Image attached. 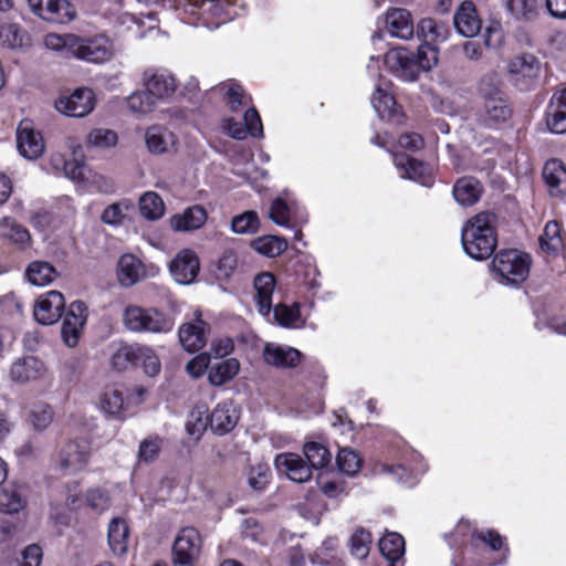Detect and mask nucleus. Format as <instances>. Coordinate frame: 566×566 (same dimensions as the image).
<instances>
[{
	"label": "nucleus",
	"instance_id": "f257e3e1",
	"mask_svg": "<svg viewBox=\"0 0 566 566\" xmlns=\"http://www.w3.org/2000/svg\"><path fill=\"white\" fill-rule=\"evenodd\" d=\"M496 221L495 213L481 211L464 223L461 241L469 256L485 260L493 254L497 242Z\"/></svg>",
	"mask_w": 566,
	"mask_h": 566
},
{
	"label": "nucleus",
	"instance_id": "f03ea898",
	"mask_svg": "<svg viewBox=\"0 0 566 566\" xmlns=\"http://www.w3.org/2000/svg\"><path fill=\"white\" fill-rule=\"evenodd\" d=\"M124 326L135 333H168L175 325L174 318L154 308L129 305L123 314Z\"/></svg>",
	"mask_w": 566,
	"mask_h": 566
},
{
	"label": "nucleus",
	"instance_id": "7ed1b4c3",
	"mask_svg": "<svg viewBox=\"0 0 566 566\" xmlns=\"http://www.w3.org/2000/svg\"><path fill=\"white\" fill-rule=\"evenodd\" d=\"M493 270L507 284L516 285L530 274L531 256L518 250H503L492 261Z\"/></svg>",
	"mask_w": 566,
	"mask_h": 566
},
{
	"label": "nucleus",
	"instance_id": "20e7f679",
	"mask_svg": "<svg viewBox=\"0 0 566 566\" xmlns=\"http://www.w3.org/2000/svg\"><path fill=\"white\" fill-rule=\"evenodd\" d=\"M202 538L192 526L182 527L172 545L174 566H193L200 556Z\"/></svg>",
	"mask_w": 566,
	"mask_h": 566
},
{
	"label": "nucleus",
	"instance_id": "39448f33",
	"mask_svg": "<svg viewBox=\"0 0 566 566\" xmlns=\"http://www.w3.org/2000/svg\"><path fill=\"white\" fill-rule=\"evenodd\" d=\"M90 443L85 439L70 440L59 451L56 465L64 474H75L88 463Z\"/></svg>",
	"mask_w": 566,
	"mask_h": 566
},
{
	"label": "nucleus",
	"instance_id": "423d86ee",
	"mask_svg": "<svg viewBox=\"0 0 566 566\" xmlns=\"http://www.w3.org/2000/svg\"><path fill=\"white\" fill-rule=\"evenodd\" d=\"M73 55L91 63H104L115 55V46L106 35L80 38L74 46Z\"/></svg>",
	"mask_w": 566,
	"mask_h": 566
},
{
	"label": "nucleus",
	"instance_id": "0eeeda50",
	"mask_svg": "<svg viewBox=\"0 0 566 566\" xmlns=\"http://www.w3.org/2000/svg\"><path fill=\"white\" fill-rule=\"evenodd\" d=\"M210 333V325L202 319L201 313L196 312L191 322L184 323L178 329V337L181 347L188 353L201 350Z\"/></svg>",
	"mask_w": 566,
	"mask_h": 566
},
{
	"label": "nucleus",
	"instance_id": "6e6552de",
	"mask_svg": "<svg viewBox=\"0 0 566 566\" xmlns=\"http://www.w3.org/2000/svg\"><path fill=\"white\" fill-rule=\"evenodd\" d=\"M30 10L51 23H67L75 18V9L66 0H28Z\"/></svg>",
	"mask_w": 566,
	"mask_h": 566
},
{
	"label": "nucleus",
	"instance_id": "1a4fd4ad",
	"mask_svg": "<svg viewBox=\"0 0 566 566\" xmlns=\"http://www.w3.org/2000/svg\"><path fill=\"white\" fill-rule=\"evenodd\" d=\"M17 147L19 154L29 160H35L44 154V139L30 120L20 122L17 128Z\"/></svg>",
	"mask_w": 566,
	"mask_h": 566
},
{
	"label": "nucleus",
	"instance_id": "9d476101",
	"mask_svg": "<svg viewBox=\"0 0 566 566\" xmlns=\"http://www.w3.org/2000/svg\"><path fill=\"white\" fill-rule=\"evenodd\" d=\"M385 64L394 75L402 81L413 82L419 76L415 53L409 52L406 48H398L387 52Z\"/></svg>",
	"mask_w": 566,
	"mask_h": 566
},
{
	"label": "nucleus",
	"instance_id": "9b49d317",
	"mask_svg": "<svg viewBox=\"0 0 566 566\" xmlns=\"http://www.w3.org/2000/svg\"><path fill=\"white\" fill-rule=\"evenodd\" d=\"M94 93L90 88H77L69 96L60 97L55 107L70 117H84L94 108Z\"/></svg>",
	"mask_w": 566,
	"mask_h": 566
},
{
	"label": "nucleus",
	"instance_id": "f8f14e48",
	"mask_svg": "<svg viewBox=\"0 0 566 566\" xmlns=\"http://www.w3.org/2000/svg\"><path fill=\"white\" fill-rule=\"evenodd\" d=\"M65 307V300L61 292L50 291L40 295L34 305V318L42 325H51L60 319Z\"/></svg>",
	"mask_w": 566,
	"mask_h": 566
},
{
	"label": "nucleus",
	"instance_id": "ddd939ff",
	"mask_svg": "<svg viewBox=\"0 0 566 566\" xmlns=\"http://www.w3.org/2000/svg\"><path fill=\"white\" fill-rule=\"evenodd\" d=\"M70 148L72 149V159H67L61 153H53L50 158V165L56 172L63 174L75 182H81L84 180L85 169L82 147L80 145H70Z\"/></svg>",
	"mask_w": 566,
	"mask_h": 566
},
{
	"label": "nucleus",
	"instance_id": "4468645a",
	"mask_svg": "<svg viewBox=\"0 0 566 566\" xmlns=\"http://www.w3.org/2000/svg\"><path fill=\"white\" fill-rule=\"evenodd\" d=\"M384 30L391 36L410 40L415 34V24L411 13L403 8L388 9L384 15Z\"/></svg>",
	"mask_w": 566,
	"mask_h": 566
},
{
	"label": "nucleus",
	"instance_id": "2eb2a0df",
	"mask_svg": "<svg viewBox=\"0 0 566 566\" xmlns=\"http://www.w3.org/2000/svg\"><path fill=\"white\" fill-rule=\"evenodd\" d=\"M200 269L196 253L189 249L180 251L170 262L169 270L179 284H190Z\"/></svg>",
	"mask_w": 566,
	"mask_h": 566
},
{
	"label": "nucleus",
	"instance_id": "dca6fc26",
	"mask_svg": "<svg viewBox=\"0 0 566 566\" xmlns=\"http://www.w3.org/2000/svg\"><path fill=\"white\" fill-rule=\"evenodd\" d=\"M264 361L275 368H294L302 358V354L294 347L266 343L262 353Z\"/></svg>",
	"mask_w": 566,
	"mask_h": 566
},
{
	"label": "nucleus",
	"instance_id": "f3484780",
	"mask_svg": "<svg viewBox=\"0 0 566 566\" xmlns=\"http://www.w3.org/2000/svg\"><path fill=\"white\" fill-rule=\"evenodd\" d=\"M274 464L291 481L304 483L312 476L311 468L296 453H280L275 457Z\"/></svg>",
	"mask_w": 566,
	"mask_h": 566
},
{
	"label": "nucleus",
	"instance_id": "a211bd4d",
	"mask_svg": "<svg viewBox=\"0 0 566 566\" xmlns=\"http://www.w3.org/2000/svg\"><path fill=\"white\" fill-rule=\"evenodd\" d=\"M512 115V109L504 96L483 101L479 112V122L485 127H495L505 123Z\"/></svg>",
	"mask_w": 566,
	"mask_h": 566
},
{
	"label": "nucleus",
	"instance_id": "6ab92c4d",
	"mask_svg": "<svg viewBox=\"0 0 566 566\" xmlns=\"http://www.w3.org/2000/svg\"><path fill=\"white\" fill-rule=\"evenodd\" d=\"M46 373L44 364L34 356L18 358L10 368V378L17 384H25L42 378Z\"/></svg>",
	"mask_w": 566,
	"mask_h": 566
},
{
	"label": "nucleus",
	"instance_id": "aec40b11",
	"mask_svg": "<svg viewBox=\"0 0 566 566\" xmlns=\"http://www.w3.org/2000/svg\"><path fill=\"white\" fill-rule=\"evenodd\" d=\"M538 71V60L530 53L515 55L507 63V73L515 85L536 77Z\"/></svg>",
	"mask_w": 566,
	"mask_h": 566
},
{
	"label": "nucleus",
	"instance_id": "412c9836",
	"mask_svg": "<svg viewBox=\"0 0 566 566\" xmlns=\"http://www.w3.org/2000/svg\"><path fill=\"white\" fill-rule=\"evenodd\" d=\"M546 125L554 134L566 133V87L556 90L546 109Z\"/></svg>",
	"mask_w": 566,
	"mask_h": 566
},
{
	"label": "nucleus",
	"instance_id": "4be33fe9",
	"mask_svg": "<svg viewBox=\"0 0 566 566\" xmlns=\"http://www.w3.org/2000/svg\"><path fill=\"white\" fill-rule=\"evenodd\" d=\"M145 87L158 99L170 96L176 91V81L166 70L148 69L144 72Z\"/></svg>",
	"mask_w": 566,
	"mask_h": 566
},
{
	"label": "nucleus",
	"instance_id": "5701e85b",
	"mask_svg": "<svg viewBox=\"0 0 566 566\" xmlns=\"http://www.w3.org/2000/svg\"><path fill=\"white\" fill-rule=\"evenodd\" d=\"M453 22L457 31L465 38H472L481 30V20L478 18L475 6L471 1H464L458 8Z\"/></svg>",
	"mask_w": 566,
	"mask_h": 566
},
{
	"label": "nucleus",
	"instance_id": "b1692460",
	"mask_svg": "<svg viewBox=\"0 0 566 566\" xmlns=\"http://www.w3.org/2000/svg\"><path fill=\"white\" fill-rule=\"evenodd\" d=\"M207 211L200 205H193L181 213L170 218V227L175 231L189 232L200 229L207 221Z\"/></svg>",
	"mask_w": 566,
	"mask_h": 566
},
{
	"label": "nucleus",
	"instance_id": "393cba45",
	"mask_svg": "<svg viewBox=\"0 0 566 566\" xmlns=\"http://www.w3.org/2000/svg\"><path fill=\"white\" fill-rule=\"evenodd\" d=\"M238 420L239 416L232 402L224 401L219 403L209 416V426L216 434L223 436L235 427Z\"/></svg>",
	"mask_w": 566,
	"mask_h": 566
},
{
	"label": "nucleus",
	"instance_id": "a878e982",
	"mask_svg": "<svg viewBox=\"0 0 566 566\" xmlns=\"http://www.w3.org/2000/svg\"><path fill=\"white\" fill-rule=\"evenodd\" d=\"M253 285L258 310L260 314L266 316L273 307L272 295L276 285L275 277L270 272H262L254 277Z\"/></svg>",
	"mask_w": 566,
	"mask_h": 566
},
{
	"label": "nucleus",
	"instance_id": "bb28decb",
	"mask_svg": "<svg viewBox=\"0 0 566 566\" xmlns=\"http://www.w3.org/2000/svg\"><path fill=\"white\" fill-rule=\"evenodd\" d=\"M395 166L401 171L403 178L418 181L424 186L431 185V176L427 165L405 154L395 155Z\"/></svg>",
	"mask_w": 566,
	"mask_h": 566
},
{
	"label": "nucleus",
	"instance_id": "cd10ccee",
	"mask_svg": "<svg viewBox=\"0 0 566 566\" xmlns=\"http://www.w3.org/2000/svg\"><path fill=\"white\" fill-rule=\"evenodd\" d=\"M543 178L552 196L559 197L566 193V166L562 160H547L543 168Z\"/></svg>",
	"mask_w": 566,
	"mask_h": 566
},
{
	"label": "nucleus",
	"instance_id": "c85d7f7f",
	"mask_svg": "<svg viewBox=\"0 0 566 566\" xmlns=\"http://www.w3.org/2000/svg\"><path fill=\"white\" fill-rule=\"evenodd\" d=\"M117 276L122 286L129 287L145 276V268L133 254H124L117 264Z\"/></svg>",
	"mask_w": 566,
	"mask_h": 566
},
{
	"label": "nucleus",
	"instance_id": "c756f323",
	"mask_svg": "<svg viewBox=\"0 0 566 566\" xmlns=\"http://www.w3.org/2000/svg\"><path fill=\"white\" fill-rule=\"evenodd\" d=\"M483 191V187L479 180L473 177L460 178L453 186V197L455 201L469 207L479 201Z\"/></svg>",
	"mask_w": 566,
	"mask_h": 566
},
{
	"label": "nucleus",
	"instance_id": "7c9ffc66",
	"mask_svg": "<svg viewBox=\"0 0 566 566\" xmlns=\"http://www.w3.org/2000/svg\"><path fill=\"white\" fill-rule=\"evenodd\" d=\"M148 150L155 155L167 153L175 145V135L163 126H151L145 133Z\"/></svg>",
	"mask_w": 566,
	"mask_h": 566
},
{
	"label": "nucleus",
	"instance_id": "2f4dec72",
	"mask_svg": "<svg viewBox=\"0 0 566 566\" xmlns=\"http://www.w3.org/2000/svg\"><path fill=\"white\" fill-rule=\"evenodd\" d=\"M417 32L420 38L424 40V44L434 45L436 43L444 42L450 35L449 27L432 18H424L419 21Z\"/></svg>",
	"mask_w": 566,
	"mask_h": 566
},
{
	"label": "nucleus",
	"instance_id": "473e14b6",
	"mask_svg": "<svg viewBox=\"0 0 566 566\" xmlns=\"http://www.w3.org/2000/svg\"><path fill=\"white\" fill-rule=\"evenodd\" d=\"M24 275L32 285L46 286L59 276V272L50 262L38 260L27 266Z\"/></svg>",
	"mask_w": 566,
	"mask_h": 566
},
{
	"label": "nucleus",
	"instance_id": "72a5a7b5",
	"mask_svg": "<svg viewBox=\"0 0 566 566\" xmlns=\"http://www.w3.org/2000/svg\"><path fill=\"white\" fill-rule=\"evenodd\" d=\"M108 544L114 555L123 556L128 548L129 528L127 523L119 517H115L108 525Z\"/></svg>",
	"mask_w": 566,
	"mask_h": 566
},
{
	"label": "nucleus",
	"instance_id": "f704fd0d",
	"mask_svg": "<svg viewBox=\"0 0 566 566\" xmlns=\"http://www.w3.org/2000/svg\"><path fill=\"white\" fill-rule=\"evenodd\" d=\"M30 44L29 34L17 23L0 24V45L11 50H21Z\"/></svg>",
	"mask_w": 566,
	"mask_h": 566
},
{
	"label": "nucleus",
	"instance_id": "c9c22d12",
	"mask_svg": "<svg viewBox=\"0 0 566 566\" xmlns=\"http://www.w3.org/2000/svg\"><path fill=\"white\" fill-rule=\"evenodd\" d=\"M240 370V363L235 358H228L220 361L208 371V379L212 386H222L232 380Z\"/></svg>",
	"mask_w": 566,
	"mask_h": 566
},
{
	"label": "nucleus",
	"instance_id": "e433bc0d",
	"mask_svg": "<svg viewBox=\"0 0 566 566\" xmlns=\"http://www.w3.org/2000/svg\"><path fill=\"white\" fill-rule=\"evenodd\" d=\"M27 505L25 492L22 488L8 485L0 491V511L9 514L18 513Z\"/></svg>",
	"mask_w": 566,
	"mask_h": 566
},
{
	"label": "nucleus",
	"instance_id": "4c0bfd02",
	"mask_svg": "<svg viewBox=\"0 0 566 566\" xmlns=\"http://www.w3.org/2000/svg\"><path fill=\"white\" fill-rule=\"evenodd\" d=\"M54 412L51 406L43 401H38L31 405L27 420L35 431H44L53 421Z\"/></svg>",
	"mask_w": 566,
	"mask_h": 566
},
{
	"label": "nucleus",
	"instance_id": "58836bf2",
	"mask_svg": "<svg viewBox=\"0 0 566 566\" xmlns=\"http://www.w3.org/2000/svg\"><path fill=\"white\" fill-rule=\"evenodd\" d=\"M140 345L124 344L120 345L111 356V366L113 369L122 371L133 367L138 361Z\"/></svg>",
	"mask_w": 566,
	"mask_h": 566
},
{
	"label": "nucleus",
	"instance_id": "ea45409f",
	"mask_svg": "<svg viewBox=\"0 0 566 566\" xmlns=\"http://www.w3.org/2000/svg\"><path fill=\"white\" fill-rule=\"evenodd\" d=\"M102 410L111 416L118 417L126 408L123 390L117 387H106L99 399Z\"/></svg>",
	"mask_w": 566,
	"mask_h": 566
},
{
	"label": "nucleus",
	"instance_id": "a19ab883",
	"mask_svg": "<svg viewBox=\"0 0 566 566\" xmlns=\"http://www.w3.org/2000/svg\"><path fill=\"white\" fill-rule=\"evenodd\" d=\"M371 105L381 118L390 119L398 116L397 104L394 96L380 86L376 87L371 96Z\"/></svg>",
	"mask_w": 566,
	"mask_h": 566
},
{
	"label": "nucleus",
	"instance_id": "79ce46f5",
	"mask_svg": "<svg viewBox=\"0 0 566 566\" xmlns=\"http://www.w3.org/2000/svg\"><path fill=\"white\" fill-rule=\"evenodd\" d=\"M379 549L386 559L400 560L405 553V539L396 532L388 533L380 538Z\"/></svg>",
	"mask_w": 566,
	"mask_h": 566
},
{
	"label": "nucleus",
	"instance_id": "37998d69",
	"mask_svg": "<svg viewBox=\"0 0 566 566\" xmlns=\"http://www.w3.org/2000/svg\"><path fill=\"white\" fill-rule=\"evenodd\" d=\"M139 211L148 220H157L165 212L163 199L154 191L145 192L139 199Z\"/></svg>",
	"mask_w": 566,
	"mask_h": 566
},
{
	"label": "nucleus",
	"instance_id": "c03bdc74",
	"mask_svg": "<svg viewBox=\"0 0 566 566\" xmlns=\"http://www.w3.org/2000/svg\"><path fill=\"white\" fill-rule=\"evenodd\" d=\"M252 247L260 254L268 258H274L283 253L287 248V242L283 238L275 235H264L255 239L252 242Z\"/></svg>",
	"mask_w": 566,
	"mask_h": 566
},
{
	"label": "nucleus",
	"instance_id": "a18cd8bd",
	"mask_svg": "<svg viewBox=\"0 0 566 566\" xmlns=\"http://www.w3.org/2000/svg\"><path fill=\"white\" fill-rule=\"evenodd\" d=\"M304 454L310 462V468L321 469L327 465L332 459L328 449L318 442H307L303 448Z\"/></svg>",
	"mask_w": 566,
	"mask_h": 566
},
{
	"label": "nucleus",
	"instance_id": "49530a36",
	"mask_svg": "<svg viewBox=\"0 0 566 566\" xmlns=\"http://www.w3.org/2000/svg\"><path fill=\"white\" fill-rule=\"evenodd\" d=\"M273 313L275 321L281 326L295 328L303 324L297 304L292 306L277 304L273 307Z\"/></svg>",
	"mask_w": 566,
	"mask_h": 566
},
{
	"label": "nucleus",
	"instance_id": "de8ad7c7",
	"mask_svg": "<svg viewBox=\"0 0 566 566\" xmlns=\"http://www.w3.org/2000/svg\"><path fill=\"white\" fill-rule=\"evenodd\" d=\"M542 250L547 252H557L562 247L560 226L556 221H549L544 228L543 234L539 237Z\"/></svg>",
	"mask_w": 566,
	"mask_h": 566
},
{
	"label": "nucleus",
	"instance_id": "09e8293b",
	"mask_svg": "<svg viewBox=\"0 0 566 566\" xmlns=\"http://www.w3.org/2000/svg\"><path fill=\"white\" fill-rule=\"evenodd\" d=\"M208 424L209 416L207 415V410L202 408H195L188 416L186 430L189 436L199 439L206 431Z\"/></svg>",
	"mask_w": 566,
	"mask_h": 566
},
{
	"label": "nucleus",
	"instance_id": "8fccbe9b",
	"mask_svg": "<svg viewBox=\"0 0 566 566\" xmlns=\"http://www.w3.org/2000/svg\"><path fill=\"white\" fill-rule=\"evenodd\" d=\"M164 439L159 436H150L139 443L138 461L150 463L154 462L163 448Z\"/></svg>",
	"mask_w": 566,
	"mask_h": 566
},
{
	"label": "nucleus",
	"instance_id": "3c124183",
	"mask_svg": "<svg viewBox=\"0 0 566 566\" xmlns=\"http://www.w3.org/2000/svg\"><path fill=\"white\" fill-rule=\"evenodd\" d=\"M259 218L256 212L249 210L235 216L231 220V229L239 234L255 233L259 230Z\"/></svg>",
	"mask_w": 566,
	"mask_h": 566
},
{
	"label": "nucleus",
	"instance_id": "603ef678",
	"mask_svg": "<svg viewBox=\"0 0 566 566\" xmlns=\"http://www.w3.org/2000/svg\"><path fill=\"white\" fill-rule=\"evenodd\" d=\"M77 42V35L75 34H55L50 33L44 38V45L46 49L56 52H67L73 55L74 46Z\"/></svg>",
	"mask_w": 566,
	"mask_h": 566
},
{
	"label": "nucleus",
	"instance_id": "864d4df0",
	"mask_svg": "<svg viewBox=\"0 0 566 566\" xmlns=\"http://www.w3.org/2000/svg\"><path fill=\"white\" fill-rule=\"evenodd\" d=\"M415 62L419 74L430 71L438 63V49L436 45L421 44L415 53Z\"/></svg>",
	"mask_w": 566,
	"mask_h": 566
},
{
	"label": "nucleus",
	"instance_id": "5fc2aeb1",
	"mask_svg": "<svg viewBox=\"0 0 566 566\" xmlns=\"http://www.w3.org/2000/svg\"><path fill=\"white\" fill-rule=\"evenodd\" d=\"M336 463L342 472L347 475H354L359 471L361 460L356 451L344 448L339 450L336 457Z\"/></svg>",
	"mask_w": 566,
	"mask_h": 566
},
{
	"label": "nucleus",
	"instance_id": "6e6d98bb",
	"mask_svg": "<svg viewBox=\"0 0 566 566\" xmlns=\"http://www.w3.org/2000/svg\"><path fill=\"white\" fill-rule=\"evenodd\" d=\"M84 501L86 505L96 513L107 511L112 502L108 492L98 486L87 490Z\"/></svg>",
	"mask_w": 566,
	"mask_h": 566
},
{
	"label": "nucleus",
	"instance_id": "4d7b16f0",
	"mask_svg": "<svg viewBox=\"0 0 566 566\" xmlns=\"http://www.w3.org/2000/svg\"><path fill=\"white\" fill-rule=\"evenodd\" d=\"M156 97L146 88L145 91L135 92L127 98L128 108L135 113H148L155 104Z\"/></svg>",
	"mask_w": 566,
	"mask_h": 566
},
{
	"label": "nucleus",
	"instance_id": "13d9d810",
	"mask_svg": "<svg viewBox=\"0 0 566 566\" xmlns=\"http://www.w3.org/2000/svg\"><path fill=\"white\" fill-rule=\"evenodd\" d=\"M371 544V535L369 532L359 528L350 537L349 545L352 555L359 559H364L369 554Z\"/></svg>",
	"mask_w": 566,
	"mask_h": 566
},
{
	"label": "nucleus",
	"instance_id": "bf43d9fd",
	"mask_svg": "<svg viewBox=\"0 0 566 566\" xmlns=\"http://www.w3.org/2000/svg\"><path fill=\"white\" fill-rule=\"evenodd\" d=\"M117 142L116 132L107 128H95L87 136V144L98 148L114 147Z\"/></svg>",
	"mask_w": 566,
	"mask_h": 566
},
{
	"label": "nucleus",
	"instance_id": "052dcab7",
	"mask_svg": "<svg viewBox=\"0 0 566 566\" xmlns=\"http://www.w3.org/2000/svg\"><path fill=\"white\" fill-rule=\"evenodd\" d=\"M271 470L265 463H258L249 471L248 483L251 489L262 491L270 482Z\"/></svg>",
	"mask_w": 566,
	"mask_h": 566
},
{
	"label": "nucleus",
	"instance_id": "680f3d73",
	"mask_svg": "<svg viewBox=\"0 0 566 566\" xmlns=\"http://www.w3.org/2000/svg\"><path fill=\"white\" fill-rule=\"evenodd\" d=\"M0 226L9 229L8 232H4V235H7L11 241L20 244L22 248L29 244L31 235L27 228L10 218H3Z\"/></svg>",
	"mask_w": 566,
	"mask_h": 566
},
{
	"label": "nucleus",
	"instance_id": "e2e57ef3",
	"mask_svg": "<svg viewBox=\"0 0 566 566\" xmlns=\"http://www.w3.org/2000/svg\"><path fill=\"white\" fill-rule=\"evenodd\" d=\"M138 361H142L146 375L155 377L160 373L159 357L150 347L140 345Z\"/></svg>",
	"mask_w": 566,
	"mask_h": 566
},
{
	"label": "nucleus",
	"instance_id": "0e129e2a",
	"mask_svg": "<svg viewBox=\"0 0 566 566\" xmlns=\"http://www.w3.org/2000/svg\"><path fill=\"white\" fill-rule=\"evenodd\" d=\"M473 541H480L488 545L491 551H501L505 545V538L494 530H481L472 533Z\"/></svg>",
	"mask_w": 566,
	"mask_h": 566
},
{
	"label": "nucleus",
	"instance_id": "69168bd1",
	"mask_svg": "<svg viewBox=\"0 0 566 566\" xmlns=\"http://www.w3.org/2000/svg\"><path fill=\"white\" fill-rule=\"evenodd\" d=\"M500 80L496 74L484 75L479 83V93L483 101L492 97L504 96L499 87Z\"/></svg>",
	"mask_w": 566,
	"mask_h": 566
},
{
	"label": "nucleus",
	"instance_id": "338daca9",
	"mask_svg": "<svg viewBox=\"0 0 566 566\" xmlns=\"http://www.w3.org/2000/svg\"><path fill=\"white\" fill-rule=\"evenodd\" d=\"M269 217L274 223L281 227L290 226V209L286 202L281 198H276L272 202Z\"/></svg>",
	"mask_w": 566,
	"mask_h": 566
},
{
	"label": "nucleus",
	"instance_id": "774afa93",
	"mask_svg": "<svg viewBox=\"0 0 566 566\" xmlns=\"http://www.w3.org/2000/svg\"><path fill=\"white\" fill-rule=\"evenodd\" d=\"M238 265L237 256L233 252H224L219 259L216 269V276L219 280L229 279Z\"/></svg>",
	"mask_w": 566,
	"mask_h": 566
}]
</instances>
